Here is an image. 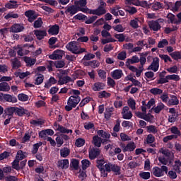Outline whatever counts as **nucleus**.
Masks as SVG:
<instances>
[{
	"label": "nucleus",
	"instance_id": "1",
	"mask_svg": "<svg viewBox=\"0 0 181 181\" xmlns=\"http://www.w3.org/2000/svg\"><path fill=\"white\" fill-rule=\"evenodd\" d=\"M168 170H169L167 166L162 165L161 168H153L151 173L153 175V176H156V177H162V176H165V175H168Z\"/></svg>",
	"mask_w": 181,
	"mask_h": 181
},
{
	"label": "nucleus",
	"instance_id": "2",
	"mask_svg": "<svg viewBox=\"0 0 181 181\" xmlns=\"http://www.w3.org/2000/svg\"><path fill=\"white\" fill-rule=\"evenodd\" d=\"M107 165H108V163L105 162V160H104V158L98 159L96 160V167L98 168V169H99L103 177H107V176H108V173H107V170L105 168V166H107Z\"/></svg>",
	"mask_w": 181,
	"mask_h": 181
},
{
	"label": "nucleus",
	"instance_id": "3",
	"mask_svg": "<svg viewBox=\"0 0 181 181\" xmlns=\"http://www.w3.org/2000/svg\"><path fill=\"white\" fill-rule=\"evenodd\" d=\"M74 97H69L68 102H67V105L65 106V110L66 111H71L73 108H76L77 105H78V103H80V99L78 98H76V100L74 99Z\"/></svg>",
	"mask_w": 181,
	"mask_h": 181
},
{
	"label": "nucleus",
	"instance_id": "4",
	"mask_svg": "<svg viewBox=\"0 0 181 181\" xmlns=\"http://www.w3.org/2000/svg\"><path fill=\"white\" fill-rule=\"evenodd\" d=\"M105 169L107 173H108V172H114L116 176H119V175H121V168L116 164L108 163V165H105Z\"/></svg>",
	"mask_w": 181,
	"mask_h": 181
},
{
	"label": "nucleus",
	"instance_id": "5",
	"mask_svg": "<svg viewBox=\"0 0 181 181\" xmlns=\"http://www.w3.org/2000/svg\"><path fill=\"white\" fill-rule=\"evenodd\" d=\"M25 16L28 18V22L32 23V22H34L35 19L37 18V15H36L35 11L33 10H28L24 13Z\"/></svg>",
	"mask_w": 181,
	"mask_h": 181
},
{
	"label": "nucleus",
	"instance_id": "6",
	"mask_svg": "<svg viewBox=\"0 0 181 181\" xmlns=\"http://www.w3.org/2000/svg\"><path fill=\"white\" fill-rule=\"evenodd\" d=\"M67 50L74 53V54H76L77 51L78 50V46H77V42L73 41L69 42L66 46Z\"/></svg>",
	"mask_w": 181,
	"mask_h": 181
},
{
	"label": "nucleus",
	"instance_id": "7",
	"mask_svg": "<svg viewBox=\"0 0 181 181\" xmlns=\"http://www.w3.org/2000/svg\"><path fill=\"white\" fill-rule=\"evenodd\" d=\"M147 70H153V71H158L159 70V58L158 57L153 59V62L148 67Z\"/></svg>",
	"mask_w": 181,
	"mask_h": 181
},
{
	"label": "nucleus",
	"instance_id": "8",
	"mask_svg": "<svg viewBox=\"0 0 181 181\" xmlns=\"http://www.w3.org/2000/svg\"><path fill=\"white\" fill-rule=\"evenodd\" d=\"M148 26L150 28V30H153V32H158V30H160L161 26L160 24L158 22V21H149Z\"/></svg>",
	"mask_w": 181,
	"mask_h": 181
},
{
	"label": "nucleus",
	"instance_id": "9",
	"mask_svg": "<svg viewBox=\"0 0 181 181\" xmlns=\"http://www.w3.org/2000/svg\"><path fill=\"white\" fill-rule=\"evenodd\" d=\"M79 6H77L76 4L68 6L66 10L65 11V13H69L71 16L76 15L77 12H78Z\"/></svg>",
	"mask_w": 181,
	"mask_h": 181
},
{
	"label": "nucleus",
	"instance_id": "10",
	"mask_svg": "<svg viewBox=\"0 0 181 181\" xmlns=\"http://www.w3.org/2000/svg\"><path fill=\"white\" fill-rule=\"evenodd\" d=\"M16 115H18V117H23V115H27L29 117L30 115V112H29V110L24 109L23 107H16Z\"/></svg>",
	"mask_w": 181,
	"mask_h": 181
},
{
	"label": "nucleus",
	"instance_id": "11",
	"mask_svg": "<svg viewBox=\"0 0 181 181\" xmlns=\"http://www.w3.org/2000/svg\"><path fill=\"white\" fill-rule=\"evenodd\" d=\"M16 112V107H7L4 110V114L3 115L4 118H6V117H11L13 118V114Z\"/></svg>",
	"mask_w": 181,
	"mask_h": 181
},
{
	"label": "nucleus",
	"instance_id": "12",
	"mask_svg": "<svg viewBox=\"0 0 181 181\" xmlns=\"http://www.w3.org/2000/svg\"><path fill=\"white\" fill-rule=\"evenodd\" d=\"M100 148H93L90 151H89V158L91 160H94V159H95V158H97L98 156H100Z\"/></svg>",
	"mask_w": 181,
	"mask_h": 181
},
{
	"label": "nucleus",
	"instance_id": "13",
	"mask_svg": "<svg viewBox=\"0 0 181 181\" xmlns=\"http://www.w3.org/2000/svg\"><path fill=\"white\" fill-rule=\"evenodd\" d=\"M136 148V145H135L134 142H130L127 144V146H122L123 152H134L135 148Z\"/></svg>",
	"mask_w": 181,
	"mask_h": 181
},
{
	"label": "nucleus",
	"instance_id": "14",
	"mask_svg": "<svg viewBox=\"0 0 181 181\" xmlns=\"http://www.w3.org/2000/svg\"><path fill=\"white\" fill-rule=\"evenodd\" d=\"M59 30H60V27L57 24H54V25H51L48 30L49 35H52L54 36L56 35H59Z\"/></svg>",
	"mask_w": 181,
	"mask_h": 181
},
{
	"label": "nucleus",
	"instance_id": "15",
	"mask_svg": "<svg viewBox=\"0 0 181 181\" xmlns=\"http://www.w3.org/2000/svg\"><path fill=\"white\" fill-rule=\"evenodd\" d=\"M70 81H73L71 77L69 76H59L58 81V86H63V84H67V83H70Z\"/></svg>",
	"mask_w": 181,
	"mask_h": 181
},
{
	"label": "nucleus",
	"instance_id": "16",
	"mask_svg": "<svg viewBox=\"0 0 181 181\" xmlns=\"http://www.w3.org/2000/svg\"><path fill=\"white\" fill-rule=\"evenodd\" d=\"M34 35L36 36L37 40H42L45 39V36L47 35L46 30H36L34 31Z\"/></svg>",
	"mask_w": 181,
	"mask_h": 181
},
{
	"label": "nucleus",
	"instance_id": "17",
	"mask_svg": "<svg viewBox=\"0 0 181 181\" xmlns=\"http://www.w3.org/2000/svg\"><path fill=\"white\" fill-rule=\"evenodd\" d=\"M124 74L122 73V70L121 69H115L112 72H111V76L114 80H119L121 77H122V75Z\"/></svg>",
	"mask_w": 181,
	"mask_h": 181
},
{
	"label": "nucleus",
	"instance_id": "18",
	"mask_svg": "<svg viewBox=\"0 0 181 181\" xmlns=\"http://www.w3.org/2000/svg\"><path fill=\"white\" fill-rule=\"evenodd\" d=\"M25 29V27L22 24H14L11 28V32L13 33H19V32H22Z\"/></svg>",
	"mask_w": 181,
	"mask_h": 181
},
{
	"label": "nucleus",
	"instance_id": "19",
	"mask_svg": "<svg viewBox=\"0 0 181 181\" xmlns=\"http://www.w3.org/2000/svg\"><path fill=\"white\" fill-rule=\"evenodd\" d=\"M179 104V99H177V97L174 95H170V99L168 101V107H170L172 105H178Z\"/></svg>",
	"mask_w": 181,
	"mask_h": 181
},
{
	"label": "nucleus",
	"instance_id": "20",
	"mask_svg": "<svg viewBox=\"0 0 181 181\" xmlns=\"http://www.w3.org/2000/svg\"><path fill=\"white\" fill-rule=\"evenodd\" d=\"M92 144L95 145L97 148L101 147V144H103V139L98 135H95L93 137Z\"/></svg>",
	"mask_w": 181,
	"mask_h": 181
},
{
	"label": "nucleus",
	"instance_id": "21",
	"mask_svg": "<svg viewBox=\"0 0 181 181\" xmlns=\"http://www.w3.org/2000/svg\"><path fill=\"white\" fill-rule=\"evenodd\" d=\"M105 87V84L101 82H96L94 83L92 89L93 91H101V90H104Z\"/></svg>",
	"mask_w": 181,
	"mask_h": 181
},
{
	"label": "nucleus",
	"instance_id": "22",
	"mask_svg": "<svg viewBox=\"0 0 181 181\" xmlns=\"http://www.w3.org/2000/svg\"><path fill=\"white\" fill-rule=\"evenodd\" d=\"M151 9L152 11H160V9H163V4L160 1H154L151 4Z\"/></svg>",
	"mask_w": 181,
	"mask_h": 181
},
{
	"label": "nucleus",
	"instance_id": "23",
	"mask_svg": "<svg viewBox=\"0 0 181 181\" xmlns=\"http://www.w3.org/2000/svg\"><path fill=\"white\" fill-rule=\"evenodd\" d=\"M6 8L7 9H16L19 6V4H18V1L11 0L8 3L5 4Z\"/></svg>",
	"mask_w": 181,
	"mask_h": 181
},
{
	"label": "nucleus",
	"instance_id": "24",
	"mask_svg": "<svg viewBox=\"0 0 181 181\" xmlns=\"http://www.w3.org/2000/svg\"><path fill=\"white\" fill-rule=\"evenodd\" d=\"M57 166L61 168V169H67L69 168V159L59 160Z\"/></svg>",
	"mask_w": 181,
	"mask_h": 181
},
{
	"label": "nucleus",
	"instance_id": "25",
	"mask_svg": "<svg viewBox=\"0 0 181 181\" xmlns=\"http://www.w3.org/2000/svg\"><path fill=\"white\" fill-rule=\"evenodd\" d=\"M13 70H17L21 67V61L17 57L11 59Z\"/></svg>",
	"mask_w": 181,
	"mask_h": 181
},
{
	"label": "nucleus",
	"instance_id": "26",
	"mask_svg": "<svg viewBox=\"0 0 181 181\" xmlns=\"http://www.w3.org/2000/svg\"><path fill=\"white\" fill-rule=\"evenodd\" d=\"M112 112H114L113 107H107L104 113L105 119H110L111 118V115H112Z\"/></svg>",
	"mask_w": 181,
	"mask_h": 181
},
{
	"label": "nucleus",
	"instance_id": "27",
	"mask_svg": "<svg viewBox=\"0 0 181 181\" xmlns=\"http://www.w3.org/2000/svg\"><path fill=\"white\" fill-rule=\"evenodd\" d=\"M4 100L8 103H18L16 97L9 94H4Z\"/></svg>",
	"mask_w": 181,
	"mask_h": 181
},
{
	"label": "nucleus",
	"instance_id": "28",
	"mask_svg": "<svg viewBox=\"0 0 181 181\" xmlns=\"http://www.w3.org/2000/svg\"><path fill=\"white\" fill-rule=\"evenodd\" d=\"M11 90V86L8 83L1 82L0 83V91H4L5 93Z\"/></svg>",
	"mask_w": 181,
	"mask_h": 181
},
{
	"label": "nucleus",
	"instance_id": "29",
	"mask_svg": "<svg viewBox=\"0 0 181 181\" xmlns=\"http://www.w3.org/2000/svg\"><path fill=\"white\" fill-rule=\"evenodd\" d=\"M36 76H38L35 81V86H40L42 83H43V80H45V76L41 74L36 73Z\"/></svg>",
	"mask_w": 181,
	"mask_h": 181
},
{
	"label": "nucleus",
	"instance_id": "30",
	"mask_svg": "<svg viewBox=\"0 0 181 181\" xmlns=\"http://www.w3.org/2000/svg\"><path fill=\"white\" fill-rule=\"evenodd\" d=\"M78 165H80V161L76 158H73L71 160L70 167L73 168L74 170H78Z\"/></svg>",
	"mask_w": 181,
	"mask_h": 181
},
{
	"label": "nucleus",
	"instance_id": "31",
	"mask_svg": "<svg viewBox=\"0 0 181 181\" xmlns=\"http://www.w3.org/2000/svg\"><path fill=\"white\" fill-rule=\"evenodd\" d=\"M24 62L26 63L27 66H35L36 63V59L33 58H30L29 57H24Z\"/></svg>",
	"mask_w": 181,
	"mask_h": 181
},
{
	"label": "nucleus",
	"instance_id": "32",
	"mask_svg": "<svg viewBox=\"0 0 181 181\" xmlns=\"http://www.w3.org/2000/svg\"><path fill=\"white\" fill-rule=\"evenodd\" d=\"M98 135L101 136V138H106V139H110L111 134L108 132H105L104 130H98L97 132Z\"/></svg>",
	"mask_w": 181,
	"mask_h": 181
},
{
	"label": "nucleus",
	"instance_id": "33",
	"mask_svg": "<svg viewBox=\"0 0 181 181\" xmlns=\"http://www.w3.org/2000/svg\"><path fill=\"white\" fill-rule=\"evenodd\" d=\"M170 56L173 59V60H181V52L180 51H175L173 52L170 54Z\"/></svg>",
	"mask_w": 181,
	"mask_h": 181
},
{
	"label": "nucleus",
	"instance_id": "34",
	"mask_svg": "<svg viewBox=\"0 0 181 181\" xmlns=\"http://www.w3.org/2000/svg\"><path fill=\"white\" fill-rule=\"evenodd\" d=\"M167 18L169 19L168 21V23H177V19H176V16L171 13H169L167 15Z\"/></svg>",
	"mask_w": 181,
	"mask_h": 181
},
{
	"label": "nucleus",
	"instance_id": "35",
	"mask_svg": "<svg viewBox=\"0 0 181 181\" xmlns=\"http://www.w3.org/2000/svg\"><path fill=\"white\" fill-rule=\"evenodd\" d=\"M134 63H139V57L136 55L133 56L132 59H127L126 62V64H134Z\"/></svg>",
	"mask_w": 181,
	"mask_h": 181
},
{
	"label": "nucleus",
	"instance_id": "36",
	"mask_svg": "<svg viewBox=\"0 0 181 181\" xmlns=\"http://www.w3.org/2000/svg\"><path fill=\"white\" fill-rule=\"evenodd\" d=\"M71 94H74V95L70 96V97H74V100H77V98H78L79 103H80V101H81V98L79 97L80 94H81L80 90H76V89H72L71 90Z\"/></svg>",
	"mask_w": 181,
	"mask_h": 181
},
{
	"label": "nucleus",
	"instance_id": "37",
	"mask_svg": "<svg viewBox=\"0 0 181 181\" xmlns=\"http://www.w3.org/2000/svg\"><path fill=\"white\" fill-rule=\"evenodd\" d=\"M150 93L153 95H160V94H163V90L158 88H153L150 90Z\"/></svg>",
	"mask_w": 181,
	"mask_h": 181
},
{
	"label": "nucleus",
	"instance_id": "38",
	"mask_svg": "<svg viewBox=\"0 0 181 181\" xmlns=\"http://www.w3.org/2000/svg\"><path fill=\"white\" fill-rule=\"evenodd\" d=\"M98 98H110V97H111V93H107L105 90L103 91H100L99 93H98Z\"/></svg>",
	"mask_w": 181,
	"mask_h": 181
},
{
	"label": "nucleus",
	"instance_id": "39",
	"mask_svg": "<svg viewBox=\"0 0 181 181\" xmlns=\"http://www.w3.org/2000/svg\"><path fill=\"white\" fill-rule=\"evenodd\" d=\"M127 104L133 111L136 110V102H135V100H134V98H129L127 101Z\"/></svg>",
	"mask_w": 181,
	"mask_h": 181
},
{
	"label": "nucleus",
	"instance_id": "40",
	"mask_svg": "<svg viewBox=\"0 0 181 181\" xmlns=\"http://www.w3.org/2000/svg\"><path fill=\"white\" fill-rule=\"evenodd\" d=\"M70 155V149L67 147L64 148L63 149L60 150V156L62 158H67Z\"/></svg>",
	"mask_w": 181,
	"mask_h": 181
},
{
	"label": "nucleus",
	"instance_id": "41",
	"mask_svg": "<svg viewBox=\"0 0 181 181\" xmlns=\"http://www.w3.org/2000/svg\"><path fill=\"white\" fill-rule=\"evenodd\" d=\"M139 22H140V21L138 18L131 20L130 26L133 28V29H138V28H139V25L138 24Z\"/></svg>",
	"mask_w": 181,
	"mask_h": 181
},
{
	"label": "nucleus",
	"instance_id": "42",
	"mask_svg": "<svg viewBox=\"0 0 181 181\" xmlns=\"http://www.w3.org/2000/svg\"><path fill=\"white\" fill-rule=\"evenodd\" d=\"M96 12L97 16H102V15H105L107 13V10L104 7L98 6L96 8Z\"/></svg>",
	"mask_w": 181,
	"mask_h": 181
},
{
	"label": "nucleus",
	"instance_id": "43",
	"mask_svg": "<svg viewBox=\"0 0 181 181\" xmlns=\"http://www.w3.org/2000/svg\"><path fill=\"white\" fill-rule=\"evenodd\" d=\"M42 145H43V143H42V141H40L39 143L33 144L32 153L33 155L37 153V151H39V148H40Z\"/></svg>",
	"mask_w": 181,
	"mask_h": 181
},
{
	"label": "nucleus",
	"instance_id": "44",
	"mask_svg": "<svg viewBox=\"0 0 181 181\" xmlns=\"http://www.w3.org/2000/svg\"><path fill=\"white\" fill-rule=\"evenodd\" d=\"M81 164L83 170H86L88 168H90L91 162L87 159H83L81 160Z\"/></svg>",
	"mask_w": 181,
	"mask_h": 181
},
{
	"label": "nucleus",
	"instance_id": "45",
	"mask_svg": "<svg viewBox=\"0 0 181 181\" xmlns=\"http://www.w3.org/2000/svg\"><path fill=\"white\" fill-rule=\"evenodd\" d=\"M124 11L128 12L130 15H135L138 10L135 7L127 6L124 8Z\"/></svg>",
	"mask_w": 181,
	"mask_h": 181
},
{
	"label": "nucleus",
	"instance_id": "46",
	"mask_svg": "<svg viewBox=\"0 0 181 181\" xmlns=\"http://www.w3.org/2000/svg\"><path fill=\"white\" fill-rule=\"evenodd\" d=\"M139 177L144 180H148L151 179V173L149 172H141L139 173Z\"/></svg>",
	"mask_w": 181,
	"mask_h": 181
},
{
	"label": "nucleus",
	"instance_id": "47",
	"mask_svg": "<svg viewBox=\"0 0 181 181\" xmlns=\"http://www.w3.org/2000/svg\"><path fill=\"white\" fill-rule=\"evenodd\" d=\"M59 132H61V134H73V130L69 129L63 126H59Z\"/></svg>",
	"mask_w": 181,
	"mask_h": 181
},
{
	"label": "nucleus",
	"instance_id": "48",
	"mask_svg": "<svg viewBox=\"0 0 181 181\" xmlns=\"http://www.w3.org/2000/svg\"><path fill=\"white\" fill-rule=\"evenodd\" d=\"M54 66H55L56 69H63L66 66V63L63 60L56 61L54 62Z\"/></svg>",
	"mask_w": 181,
	"mask_h": 181
},
{
	"label": "nucleus",
	"instance_id": "49",
	"mask_svg": "<svg viewBox=\"0 0 181 181\" xmlns=\"http://www.w3.org/2000/svg\"><path fill=\"white\" fill-rule=\"evenodd\" d=\"M122 127L123 128H134V123H132V122L129 121H127V120H124L122 122Z\"/></svg>",
	"mask_w": 181,
	"mask_h": 181
},
{
	"label": "nucleus",
	"instance_id": "50",
	"mask_svg": "<svg viewBox=\"0 0 181 181\" xmlns=\"http://www.w3.org/2000/svg\"><path fill=\"white\" fill-rule=\"evenodd\" d=\"M88 66H90L93 69H97L100 66V62L97 60L90 61L87 63Z\"/></svg>",
	"mask_w": 181,
	"mask_h": 181
},
{
	"label": "nucleus",
	"instance_id": "51",
	"mask_svg": "<svg viewBox=\"0 0 181 181\" xmlns=\"http://www.w3.org/2000/svg\"><path fill=\"white\" fill-rule=\"evenodd\" d=\"M163 108H165V105L160 103L155 108H153V111L156 114H159V112H160Z\"/></svg>",
	"mask_w": 181,
	"mask_h": 181
},
{
	"label": "nucleus",
	"instance_id": "52",
	"mask_svg": "<svg viewBox=\"0 0 181 181\" xmlns=\"http://www.w3.org/2000/svg\"><path fill=\"white\" fill-rule=\"evenodd\" d=\"M11 18H13V19H18L19 18V14L18 13H8L4 16V19H11Z\"/></svg>",
	"mask_w": 181,
	"mask_h": 181
},
{
	"label": "nucleus",
	"instance_id": "53",
	"mask_svg": "<svg viewBox=\"0 0 181 181\" xmlns=\"http://www.w3.org/2000/svg\"><path fill=\"white\" fill-rule=\"evenodd\" d=\"M26 158V156L23 153V151L22 150H19L16 156V159L18 160H23V159H25Z\"/></svg>",
	"mask_w": 181,
	"mask_h": 181
},
{
	"label": "nucleus",
	"instance_id": "54",
	"mask_svg": "<svg viewBox=\"0 0 181 181\" xmlns=\"http://www.w3.org/2000/svg\"><path fill=\"white\" fill-rule=\"evenodd\" d=\"M43 25V21H42V18H38L37 20H36L34 22V28L35 29H37L39 28H42V25Z\"/></svg>",
	"mask_w": 181,
	"mask_h": 181
},
{
	"label": "nucleus",
	"instance_id": "55",
	"mask_svg": "<svg viewBox=\"0 0 181 181\" xmlns=\"http://www.w3.org/2000/svg\"><path fill=\"white\" fill-rule=\"evenodd\" d=\"M85 144H86V140L81 138L77 139L75 142V145L78 148H81V146H84Z\"/></svg>",
	"mask_w": 181,
	"mask_h": 181
},
{
	"label": "nucleus",
	"instance_id": "56",
	"mask_svg": "<svg viewBox=\"0 0 181 181\" xmlns=\"http://www.w3.org/2000/svg\"><path fill=\"white\" fill-rule=\"evenodd\" d=\"M147 132L149 134H156L158 133V129L153 125H150L146 127Z\"/></svg>",
	"mask_w": 181,
	"mask_h": 181
},
{
	"label": "nucleus",
	"instance_id": "57",
	"mask_svg": "<svg viewBox=\"0 0 181 181\" xmlns=\"http://www.w3.org/2000/svg\"><path fill=\"white\" fill-rule=\"evenodd\" d=\"M24 42H33L35 38V35L33 34H28L23 36Z\"/></svg>",
	"mask_w": 181,
	"mask_h": 181
},
{
	"label": "nucleus",
	"instance_id": "58",
	"mask_svg": "<svg viewBox=\"0 0 181 181\" xmlns=\"http://www.w3.org/2000/svg\"><path fill=\"white\" fill-rule=\"evenodd\" d=\"M18 99L19 100V101H28V100H29V96L25 93H19L18 95Z\"/></svg>",
	"mask_w": 181,
	"mask_h": 181
},
{
	"label": "nucleus",
	"instance_id": "59",
	"mask_svg": "<svg viewBox=\"0 0 181 181\" xmlns=\"http://www.w3.org/2000/svg\"><path fill=\"white\" fill-rule=\"evenodd\" d=\"M12 168L13 169H15L16 170H21V167H19V160L18 158H16L12 163Z\"/></svg>",
	"mask_w": 181,
	"mask_h": 181
},
{
	"label": "nucleus",
	"instance_id": "60",
	"mask_svg": "<svg viewBox=\"0 0 181 181\" xmlns=\"http://www.w3.org/2000/svg\"><path fill=\"white\" fill-rule=\"evenodd\" d=\"M169 45V42H168V40L163 39L161 41H160L158 44V47L159 49H163V47H165V46H168Z\"/></svg>",
	"mask_w": 181,
	"mask_h": 181
},
{
	"label": "nucleus",
	"instance_id": "61",
	"mask_svg": "<svg viewBox=\"0 0 181 181\" xmlns=\"http://www.w3.org/2000/svg\"><path fill=\"white\" fill-rule=\"evenodd\" d=\"M159 57H160L162 60H164V63H168V62H172V59H171L170 57H169V55H168V54H159Z\"/></svg>",
	"mask_w": 181,
	"mask_h": 181
},
{
	"label": "nucleus",
	"instance_id": "62",
	"mask_svg": "<svg viewBox=\"0 0 181 181\" xmlns=\"http://www.w3.org/2000/svg\"><path fill=\"white\" fill-rule=\"evenodd\" d=\"M74 5L77 6H86L87 5V0H78L74 1Z\"/></svg>",
	"mask_w": 181,
	"mask_h": 181
},
{
	"label": "nucleus",
	"instance_id": "63",
	"mask_svg": "<svg viewBox=\"0 0 181 181\" xmlns=\"http://www.w3.org/2000/svg\"><path fill=\"white\" fill-rule=\"evenodd\" d=\"M170 132L172 134H174L173 135H176L177 136H180V135H181V133L179 131V129L176 127H171Z\"/></svg>",
	"mask_w": 181,
	"mask_h": 181
},
{
	"label": "nucleus",
	"instance_id": "64",
	"mask_svg": "<svg viewBox=\"0 0 181 181\" xmlns=\"http://www.w3.org/2000/svg\"><path fill=\"white\" fill-rule=\"evenodd\" d=\"M122 115L123 119H131V118H132L133 116L132 112L131 111L127 112L126 113H122Z\"/></svg>",
	"mask_w": 181,
	"mask_h": 181
}]
</instances>
